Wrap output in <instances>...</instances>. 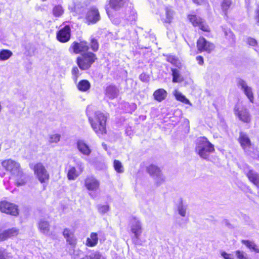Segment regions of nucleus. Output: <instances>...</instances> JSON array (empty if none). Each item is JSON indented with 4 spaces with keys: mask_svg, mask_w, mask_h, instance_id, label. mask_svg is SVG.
<instances>
[{
    "mask_svg": "<svg viewBox=\"0 0 259 259\" xmlns=\"http://www.w3.org/2000/svg\"><path fill=\"white\" fill-rule=\"evenodd\" d=\"M91 126L99 136L106 133V123L107 116L100 111H95L94 107L89 106L86 110Z\"/></svg>",
    "mask_w": 259,
    "mask_h": 259,
    "instance_id": "f257e3e1",
    "label": "nucleus"
},
{
    "mask_svg": "<svg viewBox=\"0 0 259 259\" xmlns=\"http://www.w3.org/2000/svg\"><path fill=\"white\" fill-rule=\"evenodd\" d=\"M132 5L131 0H107L105 9L108 17L114 20L117 16Z\"/></svg>",
    "mask_w": 259,
    "mask_h": 259,
    "instance_id": "f03ea898",
    "label": "nucleus"
},
{
    "mask_svg": "<svg viewBox=\"0 0 259 259\" xmlns=\"http://www.w3.org/2000/svg\"><path fill=\"white\" fill-rule=\"evenodd\" d=\"M195 151L201 158L206 159L214 151V148L206 138L200 137L197 140Z\"/></svg>",
    "mask_w": 259,
    "mask_h": 259,
    "instance_id": "7ed1b4c3",
    "label": "nucleus"
},
{
    "mask_svg": "<svg viewBox=\"0 0 259 259\" xmlns=\"http://www.w3.org/2000/svg\"><path fill=\"white\" fill-rule=\"evenodd\" d=\"M234 112L235 115L240 121L247 123L250 122L251 116L246 106L241 103H238L234 107Z\"/></svg>",
    "mask_w": 259,
    "mask_h": 259,
    "instance_id": "20e7f679",
    "label": "nucleus"
},
{
    "mask_svg": "<svg viewBox=\"0 0 259 259\" xmlns=\"http://www.w3.org/2000/svg\"><path fill=\"white\" fill-rule=\"evenodd\" d=\"M187 18L194 27H198L204 32L210 33L211 32V29L208 24L201 17L198 16L196 14H189Z\"/></svg>",
    "mask_w": 259,
    "mask_h": 259,
    "instance_id": "39448f33",
    "label": "nucleus"
},
{
    "mask_svg": "<svg viewBox=\"0 0 259 259\" xmlns=\"http://www.w3.org/2000/svg\"><path fill=\"white\" fill-rule=\"evenodd\" d=\"M146 171L154 179L157 185H160L165 181V178L160 168L154 164H150L146 167Z\"/></svg>",
    "mask_w": 259,
    "mask_h": 259,
    "instance_id": "423d86ee",
    "label": "nucleus"
},
{
    "mask_svg": "<svg viewBox=\"0 0 259 259\" xmlns=\"http://www.w3.org/2000/svg\"><path fill=\"white\" fill-rule=\"evenodd\" d=\"M2 166L12 174L16 176L21 175V168L20 164L11 159L5 160L2 162Z\"/></svg>",
    "mask_w": 259,
    "mask_h": 259,
    "instance_id": "0eeeda50",
    "label": "nucleus"
},
{
    "mask_svg": "<svg viewBox=\"0 0 259 259\" xmlns=\"http://www.w3.org/2000/svg\"><path fill=\"white\" fill-rule=\"evenodd\" d=\"M33 170L34 174L41 183H45L49 180V174L42 163L39 162L35 164Z\"/></svg>",
    "mask_w": 259,
    "mask_h": 259,
    "instance_id": "6e6552de",
    "label": "nucleus"
},
{
    "mask_svg": "<svg viewBox=\"0 0 259 259\" xmlns=\"http://www.w3.org/2000/svg\"><path fill=\"white\" fill-rule=\"evenodd\" d=\"M196 47L199 52L211 53L215 48V45L207 41L204 37L200 36L197 40Z\"/></svg>",
    "mask_w": 259,
    "mask_h": 259,
    "instance_id": "1a4fd4ad",
    "label": "nucleus"
},
{
    "mask_svg": "<svg viewBox=\"0 0 259 259\" xmlns=\"http://www.w3.org/2000/svg\"><path fill=\"white\" fill-rule=\"evenodd\" d=\"M237 85L238 88L244 94L251 103L254 102V96L252 88L249 86L247 82L241 78L237 79Z\"/></svg>",
    "mask_w": 259,
    "mask_h": 259,
    "instance_id": "9d476101",
    "label": "nucleus"
},
{
    "mask_svg": "<svg viewBox=\"0 0 259 259\" xmlns=\"http://www.w3.org/2000/svg\"><path fill=\"white\" fill-rule=\"evenodd\" d=\"M98 59L95 54L91 52H87L81 54L76 59L77 65H92Z\"/></svg>",
    "mask_w": 259,
    "mask_h": 259,
    "instance_id": "9b49d317",
    "label": "nucleus"
},
{
    "mask_svg": "<svg viewBox=\"0 0 259 259\" xmlns=\"http://www.w3.org/2000/svg\"><path fill=\"white\" fill-rule=\"evenodd\" d=\"M71 35V27L69 25H66L57 32L56 38L60 42L66 43L70 40Z\"/></svg>",
    "mask_w": 259,
    "mask_h": 259,
    "instance_id": "f8f14e48",
    "label": "nucleus"
},
{
    "mask_svg": "<svg viewBox=\"0 0 259 259\" xmlns=\"http://www.w3.org/2000/svg\"><path fill=\"white\" fill-rule=\"evenodd\" d=\"M89 49L88 42L85 40L79 42L74 41L69 48V51L71 53L78 54L82 52H87Z\"/></svg>",
    "mask_w": 259,
    "mask_h": 259,
    "instance_id": "ddd939ff",
    "label": "nucleus"
},
{
    "mask_svg": "<svg viewBox=\"0 0 259 259\" xmlns=\"http://www.w3.org/2000/svg\"><path fill=\"white\" fill-rule=\"evenodd\" d=\"M100 19V15L98 9L92 7L88 11L85 17V22L88 25L96 23Z\"/></svg>",
    "mask_w": 259,
    "mask_h": 259,
    "instance_id": "4468645a",
    "label": "nucleus"
},
{
    "mask_svg": "<svg viewBox=\"0 0 259 259\" xmlns=\"http://www.w3.org/2000/svg\"><path fill=\"white\" fill-rule=\"evenodd\" d=\"M0 209L2 212L16 216L18 214V209L16 205L8 201L0 203Z\"/></svg>",
    "mask_w": 259,
    "mask_h": 259,
    "instance_id": "2eb2a0df",
    "label": "nucleus"
},
{
    "mask_svg": "<svg viewBox=\"0 0 259 259\" xmlns=\"http://www.w3.org/2000/svg\"><path fill=\"white\" fill-rule=\"evenodd\" d=\"M131 230L134 235L133 240L138 241L140 239L143 230L141 222L139 220L134 219L132 222Z\"/></svg>",
    "mask_w": 259,
    "mask_h": 259,
    "instance_id": "dca6fc26",
    "label": "nucleus"
},
{
    "mask_svg": "<svg viewBox=\"0 0 259 259\" xmlns=\"http://www.w3.org/2000/svg\"><path fill=\"white\" fill-rule=\"evenodd\" d=\"M100 182L93 176L87 177L84 180V186L90 191H97L100 187Z\"/></svg>",
    "mask_w": 259,
    "mask_h": 259,
    "instance_id": "f3484780",
    "label": "nucleus"
},
{
    "mask_svg": "<svg viewBox=\"0 0 259 259\" xmlns=\"http://www.w3.org/2000/svg\"><path fill=\"white\" fill-rule=\"evenodd\" d=\"M238 141L241 147L246 153H248L250 151L251 142L246 134L241 132L239 135Z\"/></svg>",
    "mask_w": 259,
    "mask_h": 259,
    "instance_id": "a211bd4d",
    "label": "nucleus"
},
{
    "mask_svg": "<svg viewBox=\"0 0 259 259\" xmlns=\"http://www.w3.org/2000/svg\"><path fill=\"white\" fill-rule=\"evenodd\" d=\"M175 12L169 7L165 9V14L160 15V19L165 25L170 24L174 19Z\"/></svg>",
    "mask_w": 259,
    "mask_h": 259,
    "instance_id": "6ab92c4d",
    "label": "nucleus"
},
{
    "mask_svg": "<svg viewBox=\"0 0 259 259\" xmlns=\"http://www.w3.org/2000/svg\"><path fill=\"white\" fill-rule=\"evenodd\" d=\"M19 230L17 228L6 230L0 234V242L17 236Z\"/></svg>",
    "mask_w": 259,
    "mask_h": 259,
    "instance_id": "aec40b11",
    "label": "nucleus"
},
{
    "mask_svg": "<svg viewBox=\"0 0 259 259\" xmlns=\"http://www.w3.org/2000/svg\"><path fill=\"white\" fill-rule=\"evenodd\" d=\"M63 235L66 240V242L72 246L76 244V239L74 233L69 229L66 228L63 232Z\"/></svg>",
    "mask_w": 259,
    "mask_h": 259,
    "instance_id": "412c9836",
    "label": "nucleus"
},
{
    "mask_svg": "<svg viewBox=\"0 0 259 259\" xmlns=\"http://www.w3.org/2000/svg\"><path fill=\"white\" fill-rule=\"evenodd\" d=\"M245 174L249 180L259 189V174L253 169L246 171Z\"/></svg>",
    "mask_w": 259,
    "mask_h": 259,
    "instance_id": "4be33fe9",
    "label": "nucleus"
},
{
    "mask_svg": "<svg viewBox=\"0 0 259 259\" xmlns=\"http://www.w3.org/2000/svg\"><path fill=\"white\" fill-rule=\"evenodd\" d=\"M233 5L232 0H223L221 3L222 15L226 18H228L229 11Z\"/></svg>",
    "mask_w": 259,
    "mask_h": 259,
    "instance_id": "5701e85b",
    "label": "nucleus"
},
{
    "mask_svg": "<svg viewBox=\"0 0 259 259\" xmlns=\"http://www.w3.org/2000/svg\"><path fill=\"white\" fill-rule=\"evenodd\" d=\"M38 227L41 233L50 235V225L49 222L45 219L40 220L38 223Z\"/></svg>",
    "mask_w": 259,
    "mask_h": 259,
    "instance_id": "b1692460",
    "label": "nucleus"
},
{
    "mask_svg": "<svg viewBox=\"0 0 259 259\" xmlns=\"http://www.w3.org/2000/svg\"><path fill=\"white\" fill-rule=\"evenodd\" d=\"M78 150L83 155L89 156L91 153V149L83 141L79 140L77 143Z\"/></svg>",
    "mask_w": 259,
    "mask_h": 259,
    "instance_id": "393cba45",
    "label": "nucleus"
},
{
    "mask_svg": "<svg viewBox=\"0 0 259 259\" xmlns=\"http://www.w3.org/2000/svg\"><path fill=\"white\" fill-rule=\"evenodd\" d=\"M167 95V93L165 90L163 89H159L154 92L153 96L155 100L161 102L166 98Z\"/></svg>",
    "mask_w": 259,
    "mask_h": 259,
    "instance_id": "a878e982",
    "label": "nucleus"
},
{
    "mask_svg": "<svg viewBox=\"0 0 259 259\" xmlns=\"http://www.w3.org/2000/svg\"><path fill=\"white\" fill-rule=\"evenodd\" d=\"M98 242V234L96 233H92L90 237L87 238L85 245L89 247H94L97 245Z\"/></svg>",
    "mask_w": 259,
    "mask_h": 259,
    "instance_id": "bb28decb",
    "label": "nucleus"
},
{
    "mask_svg": "<svg viewBox=\"0 0 259 259\" xmlns=\"http://www.w3.org/2000/svg\"><path fill=\"white\" fill-rule=\"evenodd\" d=\"M106 95L110 99H114L118 95V90L113 85H109L106 89Z\"/></svg>",
    "mask_w": 259,
    "mask_h": 259,
    "instance_id": "cd10ccee",
    "label": "nucleus"
},
{
    "mask_svg": "<svg viewBox=\"0 0 259 259\" xmlns=\"http://www.w3.org/2000/svg\"><path fill=\"white\" fill-rule=\"evenodd\" d=\"M81 174L74 166H70L67 173V178L69 180H74Z\"/></svg>",
    "mask_w": 259,
    "mask_h": 259,
    "instance_id": "c85d7f7f",
    "label": "nucleus"
},
{
    "mask_svg": "<svg viewBox=\"0 0 259 259\" xmlns=\"http://www.w3.org/2000/svg\"><path fill=\"white\" fill-rule=\"evenodd\" d=\"M171 71L174 82H180L184 80L183 77L180 73L179 69L171 68Z\"/></svg>",
    "mask_w": 259,
    "mask_h": 259,
    "instance_id": "c756f323",
    "label": "nucleus"
},
{
    "mask_svg": "<svg viewBox=\"0 0 259 259\" xmlns=\"http://www.w3.org/2000/svg\"><path fill=\"white\" fill-rule=\"evenodd\" d=\"M64 12L63 7L61 5H55L52 9V14L55 17H61Z\"/></svg>",
    "mask_w": 259,
    "mask_h": 259,
    "instance_id": "7c9ffc66",
    "label": "nucleus"
},
{
    "mask_svg": "<svg viewBox=\"0 0 259 259\" xmlns=\"http://www.w3.org/2000/svg\"><path fill=\"white\" fill-rule=\"evenodd\" d=\"M81 259H106L102 256L100 252L95 251L91 252L89 254H87Z\"/></svg>",
    "mask_w": 259,
    "mask_h": 259,
    "instance_id": "2f4dec72",
    "label": "nucleus"
},
{
    "mask_svg": "<svg viewBox=\"0 0 259 259\" xmlns=\"http://www.w3.org/2000/svg\"><path fill=\"white\" fill-rule=\"evenodd\" d=\"M90 88V83L87 80H82L77 84V89L82 92L88 91Z\"/></svg>",
    "mask_w": 259,
    "mask_h": 259,
    "instance_id": "473e14b6",
    "label": "nucleus"
},
{
    "mask_svg": "<svg viewBox=\"0 0 259 259\" xmlns=\"http://www.w3.org/2000/svg\"><path fill=\"white\" fill-rule=\"evenodd\" d=\"M13 55L11 51L7 49H3L0 51V60L5 61L9 59Z\"/></svg>",
    "mask_w": 259,
    "mask_h": 259,
    "instance_id": "72a5a7b5",
    "label": "nucleus"
},
{
    "mask_svg": "<svg viewBox=\"0 0 259 259\" xmlns=\"http://www.w3.org/2000/svg\"><path fill=\"white\" fill-rule=\"evenodd\" d=\"M113 167L114 170L118 173L122 174L124 171V167L122 163L118 160H114L113 161Z\"/></svg>",
    "mask_w": 259,
    "mask_h": 259,
    "instance_id": "f704fd0d",
    "label": "nucleus"
},
{
    "mask_svg": "<svg viewBox=\"0 0 259 259\" xmlns=\"http://www.w3.org/2000/svg\"><path fill=\"white\" fill-rule=\"evenodd\" d=\"M242 242L249 249H252L256 253H259V249L253 242L243 240H242Z\"/></svg>",
    "mask_w": 259,
    "mask_h": 259,
    "instance_id": "c9c22d12",
    "label": "nucleus"
},
{
    "mask_svg": "<svg viewBox=\"0 0 259 259\" xmlns=\"http://www.w3.org/2000/svg\"><path fill=\"white\" fill-rule=\"evenodd\" d=\"M90 47L92 50L96 52L99 48V44L97 39L95 37H92L90 39Z\"/></svg>",
    "mask_w": 259,
    "mask_h": 259,
    "instance_id": "e433bc0d",
    "label": "nucleus"
},
{
    "mask_svg": "<svg viewBox=\"0 0 259 259\" xmlns=\"http://www.w3.org/2000/svg\"><path fill=\"white\" fill-rule=\"evenodd\" d=\"M61 136L59 134H51L49 136L48 142L50 144H56L60 140Z\"/></svg>",
    "mask_w": 259,
    "mask_h": 259,
    "instance_id": "4c0bfd02",
    "label": "nucleus"
},
{
    "mask_svg": "<svg viewBox=\"0 0 259 259\" xmlns=\"http://www.w3.org/2000/svg\"><path fill=\"white\" fill-rule=\"evenodd\" d=\"M166 61L172 65L180 64L179 59L177 56L171 55L166 56Z\"/></svg>",
    "mask_w": 259,
    "mask_h": 259,
    "instance_id": "58836bf2",
    "label": "nucleus"
},
{
    "mask_svg": "<svg viewBox=\"0 0 259 259\" xmlns=\"http://www.w3.org/2000/svg\"><path fill=\"white\" fill-rule=\"evenodd\" d=\"M175 96L177 100L187 104H191L189 100L185 96L179 92H176Z\"/></svg>",
    "mask_w": 259,
    "mask_h": 259,
    "instance_id": "ea45409f",
    "label": "nucleus"
},
{
    "mask_svg": "<svg viewBox=\"0 0 259 259\" xmlns=\"http://www.w3.org/2000/svg\"><path fill=\"white\" fill-rule=\"evenodd\" d=\"M187 206L184 205L182 203L180 204L178 206V211L179 214L185 217L186 215Z\"/></svg>",
    "mask_w": 259,
    "mask_h": 259,
    "instance_id": "a19ab883",
    "label": "nucleus"
},
{
    "mask_svg": "<svg viewBox=\"0 0 259 259\" xmlns=\"http://www.w3.org/2000/svg\"><path fill=\"white\" fill-rule=\"evenodd\" d=\"M98 210L101 214H105L109 210V206L108 205H98Z\"/></svg>",
    "mask_w": 259,
    "mask_h": 259,
    "instance_id": "79ce46f5",
    "label": "nucleus"
},
{
    "mask_svg": "<svg viewBox=\"0 0 259 259\" xmlns=\"http://www.w3.org/2000/svg\"><path fill=\"white\" fill-rule=\"evenodd\" d=\"M18 176L20 177V179H17L16 180V185L18 186L24 185L26 183V179L25 176H24L22 171H21V175H19Z\"/></svg>",
    "mask_w": 259,
    "mask_h": 259,
    "instance_id": "37998d69",
    "label": "nucleus"
},
{
    "mask_svg": "<svg viewBox=\"0 0 259 259\" xmlns=\"http://www.w3.org/2000/svg\"><path fill=\"white\" fill-rule=\"evenodd\" d=\"M246 42L248 45L251 47H255L257 45V42L255 38L251 37L247 38Z\"/></svg>",
    "mask_w": 259,
    "mask_h": 259,
    "instance_id": "c03bdc74",
    "label": "nucleus"
},
{
    "mask_svg": "<svg viewBox=\"0 0 259 259\" xmlns=\"http://www.w3.org/2000/svg\"><path fill=\"white\" fill-rule=\"evenodd\" d=\"M236 255L238 259H248L247 254L240 250L236 251Z\"/></svg>",
    "mask_w": 259,
    "mask_h": 259,
    "instance_id": "a18cd8bd",
    "label": "nucleus"
},
{
    "mask_svg": "<svg viewBox=\"0 0 259 259\" xmlns=\"http://www.w3.org/2000/svg\"><path fill=\"white\" fill-rule=\"evenodd\" d=\"M10 257V253L7 252L6 249H0V259H6Z\"/></svg>",
    "mask_w": 259,
    "mask_h": 259,
    "instance_id": "49530a36",
    "label": "nucleus"
},
{
    "mask_svg": "<svg viewBox=\"0 0 259 259\" xmlns=\"http://www.w3.org/2000/svg\"><path fill=\"white\" fill-rule=\"evenodd\" d=\"M79 71L77 67H74L72 70V73L73 74V79L76 82L77 79V77L79 74Z\"/></svg>",
    "mask_w": 259,
    "mask_h": 259,
    "instance_id": "de8ad7c7",
    "label": "nucleus"
},
{
    "mask_svg": "<svg viewBox=\"0 0 259 259\" xmlns=\"http://www.w3.org/2000/svg\"><path fill=\"white\" fill-rule=\"evenodd\" d=\"M77 169L80 172H82L84 169L83 163L80 160H75Z\"/></svg>",
    "mask_w": 259,
    "mask_h": 259,
    "instance_id": "09e8293b",
    "label": "nucleus"
},
{
    "mask_svg": "<svg viewBox=\"0 0 259 259\" xmlns=\"http://www.w3.org/2000/svg\"><path fill=\"white\" fill-rule=\"evenodd\" d=\"M221 255L225 259H233V255L227 253V252L223 251L221 253Z\"/></svg>",
    "mask_w": 259,
    "mask_h": 259,
    "instance_id": "8fccbe9b",
    "label": "nucleus"
},
{
    "mask_svg": "<svg viewBox=\"0 0 259 259\" xmlns=\"http://www.w3.org/2000/svg\"><path fill=\"white\" fill-rule=\"evenodd\" d=\"M139 77L140 79L143 82H147L149 80V76L145 73L141 74Z\"/></svg>",
    "mask_w": 259,
    "mask_h": 259,
    "instance_id": "3c124183",
    "label": "nucleus"
},
{
    "mask_svg": "<svg viewBox=\"0 0 259 259\" xmlns=\"http://www.w3.org/2000/svg\"><path fill=\"white\" fill-rule=\"evenodd\" d=\"M196 59L199 65H202L204 63L203 58L201 56H197Z\"/></svg>",
    "mask_w": 259,
    "mask_h": 259,
    "instance_id": "603ef678",
    "label": "nucleus"
},
{
    "mask_svg": "<svg viewBox=\"0 0 259 259\" xmlns=\"http://www.w3.org/2000/svg\"><path fill=\"white\" fill-rule=\"evenodd\" d=\"M255 19L256 20V23L259 24V7L255 11Z\"/></svg>",
    "mask_w": 259,
    "mask_h": 259,
    "instance_id": "864d4df0",
    "label": "nucleus"
},
{
    "mask_svg": "<svg viewBox=\"0 0 259 259\" xmlns=\"http://www.w3.org/2000/svg\"><path fill=\"white\" fill-rule=\"evenodd\" d=\"M193 2L197 6L201 5L204 3V0H192Z\"/></svg>",
    "mask_w": 259,
    "mask_h": 259,
    "instance_id": "5fc2aeb1",
    "label": "nucleus"
},
{
    "mask_svg": "<svg viewBox=\"0 0 259 259\" xmlns=\"http://www.w3.org/2000/svg\"><path fill=\"white\" fill-rule=\"evenodd\" d=\"M79 67V68L81 69V70H86V69H88L89 68V66H85V65H83V66H78Z\"/></svg>",
    "mask_w": 259,
    "mask_h": 259,
    "instance_id": "6e6d98bb",
    "label": "nucleus"
},
{
    "mask_svg": "<svg viewBox=\"0 0 259 259\" xmlns=\"http://www.w3.org/2000/svg\"><path fill=\"white\" fill-rule=\"evenodd\" d=\"M89 195L92 198H95V195L94 194H93L92 193H91V192L89 193Z\"/></svg>",
    "mask_w": 259,
    "mask_h": 259,
    "instance_id": "4d7b16f0",
    "label": "nucleus"
},
{
    "mask_svg": "<svg viewBox=\"0 0 259 259\" xmlns=\"http://www.w3.org/2000/svg\"><path fill=\"white\" fill-rule=\"evenodd\" d=\"M224 33H225V34L226 35H227V31H224Z\"/></svg>",
    "mask_w": 259,
    "mask_h": 259,
    "instance_id": "13d9d810",
    "label": "nucleus"
}]
</instances>
